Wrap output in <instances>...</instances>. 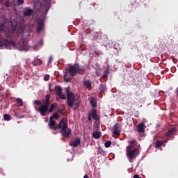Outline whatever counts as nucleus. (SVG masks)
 <instances>
[{
  "instance_id": "a19ab883",
  "label": "nucleus",
  "mask_w": 178,
  "mask_h": 178,
  "mask_svg": "<svg viewBox=\"0 0 178 178\" xmlns=\"http://www.w3.org/2000/svg\"><path fill=\"white\" fill-rule=\"evenodd\" d=\"M134 178H142L141 177H140L138 175H135L134 176Z\"/></svg>"
},
{
  "instance_id": "aec40b11",
  "label": "nucleus",
  "mask_w": 178,
  "mask_h": 178,
  "mask_svg": "<svg viewBox=\"0 0 178 178\" xmlns=\"http://www.w3.org/2000/svg\"><path fill=\"white\" fill-rule=\"evenodd\" d=\"M55 90H56V95H60L62 94V87L59 86H56L55 87Z\"/></svg>"
},
{
  "instance_id": "39448f33",
  "label": "nucleus",
  "mask_w": 178,
  "mask_h": 178,
  "mask_svg": "<svg viewBox=\"0 0 178 178\" xmlns=\"http://www.w3.org/2000/svg\"><path fill=\"white\" fill-rule=\"evenodd\" d=\"M60 129V134H62L63 137H69L72 134V129L67 128V120L63 121Z\"/></svg>"
},
{
  "instance_id": "ddd939ff",
  "label": "nucleus",
  "mask_w": 178,
  "mask_h": 178,
  "mask_svg": "<svg viewBox=\"0 0 178 178\" xmlns=\"http://www.w3.org/2000/svg\"><path fill=\"white\" fill-rule=\"evenodd\" d=\"M10 41L6 40V39H0V48H3V47H8L9 44H10Z\"/></svg>"
},
{
  "instance_id": "20e7f679",
  "label": "nucleus",
  "mask_w": 178,
  "mask_h": 178,
  "mask_svg": "<svg viewBox=\"0 0 178 178\" xmlns=\"http://www.w3.org/2000/svg\"><path fill=\"white\" fill-rule=\"evenodd\" d=\"M64 120H67V118H63L59 122L58 124L56 125V122L53 120L52 117H50L49 122L48 123V126L50 127L51 130H58V129H62V124Z\"/></svg>"
},
{
  "instance_id": "5701e85b",
  "label": "nucleus",
  "mask_w": 178,
  "mask_h": 178,
  "mask_svg": "<svg viewBox=\"0 0 178 178\" xmlns=\"http://www.w3.org/2000/svg\"><path fill=\"white\" fill-rule=\"evenodd\" d=\"M106 90V84H100L99 87V90L100 92H104Z\"/></svg>"
},
{
  "instance_id": "49530a36",
  "label": "nucleus",
  "mask_w": 178,
  "mask_h": 178,
  "mask_svg": "<svg viewBox=\"0 0 178 178\" xmlns=\"http://www.w3.org/2000/svg\"><path fill=\"white\" fill-rule=\"evenodd\" d=\"M73 110H74V111H76V108H74Z\"/></svg>"
},
{
  "instance_id": "37998d69",
  "label": "nucleus",
  "mask_w": 178,
  "mask_h": 178,
  "mask_svg": "<svg viewBox=\"0 0 178 178\" xmlns=\"http://www.w3.org/2000/svg\"><path fill=\"white\" fill-rule=\"evenodd\" d=\"M83 178H90V177H88V175H85L84 177H83Z\"/></svg>"
},
{
  "instance_id": "1a4fd4ad",
  "label": "nucleus",
  "mask_w": 178,
  "mask_h": 178,
  "mask_svg": "<svg viewBox=\"0 0 178 178\" xmlns=\"http://www.w3.org/2000/svg\"><path fill=\"white\" fill-rule=\"evenodd\" d=\"M23 15L25 17L33 16V15H34V10L29 8H25L24 9Z\"/></svg>"
},
{
  "instance_id": "7ed1b4c3",
  "label": "nucleus",
  "mask_w": 178,
  "mask_h": 178,
  "mask_svg": "<svg viewBox=\"0 0 178 178\" xmlns=\"http://www.w3.org/2000/svg\"><path fill=\"white\" fill-rule=\"evenodd\" d=\"M66 95H67V104L69 108H73L74 105H76V108H78L79 103H75L76 97H74V94L70 92V89L69 88L66 89Z\"/></svg>"
},
{
  "instance_id": "72a5a7b5",
  "label": "nucleus",
  "mask_w": 178,
  "mask_h": 178,
  "mask_svg": "<svg viewBox=\"0 0 178 178\" xmlns=\"http://www.w3.org/2000/svg\"><path fill=\"white\" fill-rule=\"evenodd\" d=\"M60 99H66V95L60 94V95H58Z\"/></svg>"
},
{
  "instance_id": "c03bdc74",
  "label": "nucleus",
  "mask_w": 178,
  "mask_h": 178,
  "mask_svg": "<svg viewBox=\"0 0 178 178\" xmlns=\"http://www.w3.org/2000/svg\"><path fill=\"white\" fill-rule=\"evenodd\" d=\"M95 34H97V35L98 36V32H95Z\"/></svg>"
},
{
  "instance_id": "f3484780",
  "label": "nucleus",
  "mask_w": 178,
  "mask_h": 178,
  "mask_svg": "<svg viewBox=\"0 0 178 178\" xmlns=\"http://www.w3.org/2000/svg\"><path fill=\"white\" fill-rule=\"evenodd\" d=\"M175 131H176V129L171 128L168 131L165 136L168 138V137H170V136H173V133H175Z\"/></svg>"
},
{
  "instance_id": "7c9ffc66",
  "label": "nucleus",
  "mask_w": 178,
  "mask_h": 178,
  "mask_svg": "<svg viewBox=\"0 0 178 178\" xmlns=\"http://www.w3.org/2000/svg\"><path fill=\"white\" fill-rule=\"evenodd\" d=\"M106 148H109V147H111V145H112V142H111V140H108L104 144Z\"/></svg>"
},
{
  "instance_id": "412c9836",
  "label": "nucleus",
  "mask_w": 178,
  "mask_h": 178,
  "mask_svg": "<svg viewBox=\"0 0 178 178\" xmlns=\"http://www.w3.org/2000/svg\"><path fill=\"white\" fill-rule=\"evenodd\" d=\"M90 104L92 108H97V100L94 97H91Z\"/></svg>"
},
{
  "instance_id": "2eb2a0df",
  "label": "nucleus",
  "mask_w": 178,
  "mask_h": 178,
  "mask_svg": "<svg viewBox=\"0 0 178 178\" xmlns=\"http://www.w3.org/2000/svg\"><path fill=\"white\" fill-rule=\"evenodd\" d=\"M19 47H21L22 51H29V45L24 41L19 43Z\"/></svg>"
},
{
  "instance_id": "4c0bfd02",
  "label": "nucleus",
  "mask_w": 178,
  "mask_h": 178,
  "mask_svg": "<svg viewBox=\"0 0 178 178\" xmlns=\"http://www.w3.org/2000/svg\"><path fill=\"white\" fill-rule=\"evenodd\" d=\"M52 60H54V58H52V56H50L49 58L48 63H52Z\"/></svg>"
},
{
  "instance_id": "cd10ccee",
  "label": "nucleus",
  "mask_w": 178,
  "mask_h": 178,
  "mask_svg": "<svg viewBox=\"0 0 178 178\" xmlns=\"http://www.w3.org/2000/svg\"><path fill=\"white\" fill-rule=\"evenodd\" d=\"M17 101V104L19 106H23V99H22L21 98H17L16 99Z\"/></svg>"
},
{
  "instance_id": "ea45409f",
  "label": "nucleus",
  "mask_w": 178,
  "mask_h": 178,
  "mask_svg": "<svg viewBox=\"0 0 178 178\" xmlns=\"http://www.w3.org/2000/svg\"><path fill=\"white\" fill-rule=\"evenodd\" d=\"M175 94H176V95L178 96V87H177V89L175 90Z\"/></svg>"
},
{
  "instance_id": "f8f14e48",
  "label": "nucleus",
  "mask_w": 178,
  "mask_h": 178,
  "mask_svg": "<svg viewBox=\"0 0 178 178\" xmlns=\"http://www.w3.org/2000/svg\"><path fill=\"white\" fill-rule=\"evenodd\" d=\"M90 115H92L93 120H95L96 122H97V120H99V117L98 116V114H97V109L92 108Z\"/></svg>"
},
{
  "instance_id": "a878e982",
  "label": "nucleus",
  "mask_w": 178,
  "mask_h": 178,
  "mask_svg": "<svg viewBox=\"0 0 178 178\" xmlns=\"http://www.w3.org/2000/svg\"><path fill=\"white\" fill-rule=\"evenodd\" d=\"M66 76H67V73H65L64 75H63V79H64V81H65V83H69L72 80V78H66Z\"/></svg>"
},
{
  "instance_id": "a18cd8bd",
  "label": "nucleus",
  "mask_w": 178,
  "mask_h": 178,
  "mask_svg": "<svg viewBox=\"0 0 178 178\" xmlns=\"http://www.w3.org/2000/svg\"><path fill=\"white\" fill-rule=\"evenodd\" d=\"M97 76H101L100 74H98V72H97Z\"/></svg>"
},
{
  "instance_id": "9d476101",
  "label": "nucleus",
  "mask_w": 178,
  "mask_h": 178,
  "mask_svg": "<svg viewBox=\"0 0 178 178\" xmlns=\"http://www.w3.org/2000/svg\"><path fill=\"white\" fill-rule=\"evenodd\" d=\"M113 134L117 137H119V136H120V131H119V123H115L114 124Z\"/></svg>"
},
{
  "instance_id": "79ce46f5",
  "label": "nucleus",
  "mask_w": 178,
  "mask_h": 178,
  "mask_svg": "<svg viewBox=\"0 0 178 178\" xmlns=\"http://www.w3.org/2000/svg\"><path fill=\"white\" fill-rule=\"evenodd\" d=\"M3 86H0V91H3Z\"/></svg>"
},
{
  "instance_id": "4be33fe9",
  "label": "nucleus",
  "mask_w": 178,
  "mask_h": 178,
  "mask_svg": "<svg viewBox=\"0 0 178 178\" xmlns=\"http://www.w3.org/2000/svg\"><path fill=\"white\" fill-rule=\"evenodd\" d=\"M93 138L98 139L101 137V132L99 131H95L92 134Z\"/></svg>"
},
{
  "instance_id": "bb28decb",
  "label": "nucleus",
  "mask_w": 178,
  "mask_h": 178,
  "mask_svg": "<svg viewBox=\"0 0 178 178\" xmlns=\"http://www.w3.org/2000/svg\"><path fill=\"white\" fill-rule=\"evenodd\" d=\"M163 145V143L162 141L156 140L155 143L156 148H160V147H162Z\"/></svg>"
},
{
  "instance_id": "6ab92c4d",
  "label": "nucleus",
  "mask_w": 178,
  "mask_h": 178,
  "mask_svg": "<svg viewBox=\"0 0 178 178\" xmlns=\"http://www.w3.org/2000/svg\"><path fill=\"white\" fill-rule=\"evenodd\" d=\"M83 86L86 88H90L92 86L91 81L90 79L85 80L84 82H83Z\"/></svg>"
},
{
  "instance_id": "423d86ee",
  "label": "nucleus",
  "mask_w": 178,
  "mask_h": 178,
  "mask_svg": "<svg viewBox=\"0 0 178 178\" xmlns=\"http://www.w3.org/2000/svg\"><path fill=\"white\" fill-rule=\"evenodd\" d=\"M139 154L140 149H138V148L134 149L133 150H129V149H127V155L131 161L137 158Z\"/></svg>"
},
{
  "instance_id": "f03ea898",
  "label": "nucleus",
  "mask_w": 178,
  "mask_h": 178,
  "mask_svg": "<svg viewBox=\"0 0 178 178\" xmlns=\"http://www.w3.org/2000/svg\"><path fill=\"white\" fill-rule=\"evenodd\" d=\"M68 72L72 77H74L76 74L83 76V74H86V66L81 65L79 63H74L69 66Z\"/></svg>"
},
{
  "instance_id": "393cba45",
  "label": "nucleus",
  "mask_w": 178,
  "mask_h": 178,
  "mask_svg": "<svg viewBox=\"0 0 178 178\" xmlns=\"http://www.w3.org/2000/svg\"><path fill=\"white\" fill-rule=\"evenodd\" d=\"M136 144H137V141L136 140H132L131 143H130V145L131 146H128L127 147V149H131L133 148V147H134V145H136Z\"/></svg>"
},
{
  "instance_id": "4468645a",
  "label": "nucleus",
  "mask_w": 178,
  "mask_h": 178,
  "mask_svg": "<svg viewBox=\"0 0 178 178\" xmlns=\"http://www.w3.org/2000/svg\"><path fill=\"white\" fill-rule=\"evenodd\" d=\"M81 144V140L80 138H77L75 140H73L70 143V147H77Z\"/></svg>"
},
{
  "instance_id": "b1692460",
  "label": "nucleus",
  "mask_w": 178,
  "mask_h": 178,
  "mask_svg": "<svg viewBox=\"0 0 178 178\" xmlns=\"http://www.w3.org/2000/svg\"><path fill=\"white\" fill-rule=\"evenodd\" d=\"M108 74H109V68H107L104 70V74L102 76L104 80L108 78Z\"/></svg>"
},
{
  "instance_id": "f704fd0d",
  "label": "nucleus",
  "mask_w": 178,
  "mask_h": 178,
  "mask_svg": "<svg viewBox=\"0 0 178 178\" xmlns=\"http://www.w3.org/2000/svg\"><path fill=\"white\" fill-rule=\"evenodd\" d=\"M18 5H23L24 3V0H17Z\"/></svg>"
},
{
  "instance_id": "c9c22d12",
  "label": "nucleus",
  "mask_w": 178,
  "mask_h": 178,
  "mask_svg": "<svg viewBox=\"0 0 178 178\" xmlns=\"http://www.w3.org/2000/svg\"><path fill=\"white\" fill-rule=\"evenodd\" d=\"M91 113L90 112H89V113H88V120L89 121V122H91V120H92V118H91Z\"/></svg>"
},
{
  "instance_id": "58836bf2",
  "label": "nucleus",
  "mask_w": 178,
  "mask_h": 178,
  "mask_svg": "<svg viewBox=\"0 0 178 178\" xmlns=\"http://www.w3.org/2000/svg\"><path fill=\"white\" fill-rule=\"evenodd\" d=\"M95 55H96V56H99V55H101V54L99 53V51H95Z\"/></svg>"
},
{
  "instance_id": "c85d7f7f",
  "label": "nucleus",
  "mask_w": 178,
  "mask_h": 178,
  "mask_svg": "<svg viewBox=\"0 0 178 178\" xmlns=\"http://www.w3.org/2000/svg\"><path fill=\"white\" fill-rule=\"evenodd\" d=\"M12 5V3L10 2V0H7L5 3H4V6L6 8H10V6Z\"/></svg>"
},
{
  "instance_id": "9b49d317",
  "label": "nucleus",
  "mask_w": 178,
  "mask_h": 178,
  "mask_svg": "<svg viewBox=\"0 0 178 178\" xmlns=\"http://www.w3.org/2000/svg\"><path fill=\"white\" fill-rule=\"evenodd\" d=\"M136 130L138 133H144L145 131V124L144 123H139L136 126Z\"/></svg>"
},
{
  "instance_id": "e433bc0d",
  "label": "nucleus",
  "mask_w": 178,
  "mask_h": 178,
  "mask_svg": "<svg viewBox=\"0 0 178 178\" xmlns=\"http://www.w3.org/2000/svg\"><path fill=\"white\" fill-rule=\"evenodd\" d=\"M44 81H48L49 80V75H46L44 78Z\"/></svg>"
},
{
  "instance_id": "0eeeda50",
  "label": "nucleus",
  "mask_w": 178,
  "mask_h": 178,
  "mask_svg": "<svg viewBox=\"0 0 178 178\" xmlns=\"http://www.w3.org/2000/svg\"><path fill=\"white\" fill-rule=\"evenodd\" d=\"M44 24H45V20L44 19L39 18L38 19V26L36 29V31L40 33V31H42L44 28Z\"/></svg>"
},
{
  "instance_id": "2f4dec72",
  "label": "nucleus",
  "mask_w": 178,
  "mask_h": 178,
  "mask_svg": "<svg viewBox=\"0 0 178 178\" xmlns=\"http://www.w3.org/2000/svg\"><path fill=\"white\" fill-rule=\"evenodd\" d=\"M4 120H10V115L8 114H4L3 115Z\"/></svg>"
},
{
  "instance_id": "473e14b6",
  "label": "nucleus",
  "mask_w": 178,
  "mask_h": 178,
  "mask_svg": "<svg viewBox=\"0 0 178 178\" xmlns=\"http://www.w3.org/2000/svg\"><path fill=\"white\" fill-rule=\"evenodd\" d=\"M0 31H5V24H0Z\"/></svg>"
},
{
  "instance_id": "f257e3e1",
  "label": "nucleus",
  "mask_w": 178,
  "mask_h": 178,
  "mask_svg": "<svg viewBox=\"0 0 178 178\" xmlns=\"http://www.w3.org/2000/svg\"><path fill=\"white\" fill-rule=\"evenodd\" d=\"M49 99H51V95H47L45 99L42 101L43 104L41 105V100L36 99L34 101L33 104L39 106V108H38L36 106H35V109L40 113L41 116H47V113L54 112L55 108L58 106V104L54 103L52 104L49 107Z\"/></svg>"
},
{
  "instance_id": "dca6fc26",
  "label": "nucleus",
  "mask_w": 178,
  "mask_h": 178,
  "mask_svg": "<svg viewBox=\"0 0 178 178\" xmlns=\"http://www.w3.org/2000/svg\"><path fill=\"white\" fill-rule=\"evenodd\" d=\"M32 65H33V66H40L42 65V60H41V59L39 58H35L32 61Z\"/></svg>"
},
{
  "instance_id": "a211bd4d",
  "label": "nucleus",
  "mask_w": 178,
  "mask_h": 178,
  "mask_svg": "<svg viewBox=\"0 0 178 178\" xmlns=\"http://www.w3.org/2000/svg\"><path fill=\"white\" fill-rule=\"evenodd\" d=\"M97 149H98L97 151L98 154L102 155L103 156H106V155H108L106 151L104 150L102 147H98Z\"/></svg>"
},
{
  "instance_id": "c756f323",
  "label": "nucleus",
  "mask_w": 178,
  "mask_h": 178,
  "mask_svg": "<svg viewBox=\"0 0 178 178\" xmlns=\"http://www.w3.org/2000/svg\"><path fill=\"white\" fill-rule=\"evenodd\" d=\"M51 118H53V120L54 119H55L56 120H58V119H59V114L55 113L53 114V115L51 116Z\"/></svg>"
},
{
  "instance_id": "6e6552de",
  "label": "nucleus",
  "mask_w": 178,
  "mask_h": 178,
  "mask_svg": "<svg viewBox=\"0 0 178 178\" xmlns=\"http://www.w3.org/2000/svg\"><path fill=\"white\" fill-rule=\"evenodd\" d=\"M24 29H26L24 24H19L17 26L13 27V30L14 31L15 30H18L19 34H23L24 33Z\"/></svg>"
}]
</instances>
